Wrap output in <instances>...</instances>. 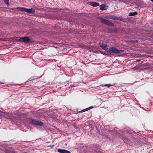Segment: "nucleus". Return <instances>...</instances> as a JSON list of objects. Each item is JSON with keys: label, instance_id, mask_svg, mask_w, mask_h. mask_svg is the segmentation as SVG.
<instances>
[{"label": "nucleus", "instance_id": "obj_14", "mask_svg": "<svg viewBox=\"0 0 153 153\" xmlns=\"http://www.w3.org/2000/svg\"><path fill=\"white\" fill-rule=\"evenodd\" d=\"M5 4L7 5H9V0H3Z\"/></svg>", "mask_w": 153, "mask_h": 153}, {"label": "nucleus", "instance_id": "obj_6", "mask_svg": "<svg viewBox=\"0 0 153 153\" xmlns=\"http://www.w3.org/2000/svg\"><path fill=\"white\" fill-rule=\"evenodd\" d=\"M89 4L94 7H97L99 5L98 3L94 1H91L89 2Z\"/></svg>", "mask_w": 153, "mask_h": 153}, {"label": "nucleus", "instance_id": "obj_20", "mask_svg": "<svg viewBox=\"0 0 153 153\" xmlns=\"http://www.w3.org/2000/svg\"><path fill=\"white\" fill-rule=\"evenodd\" d=\"M54 47L56 48H57V47H56V46H54Z\"/></svg>", "mask_w": 153, "mask_h": 153}, {"label": "nucleus", "instance_id": "obj_22", "mask_svg": "<svg viewBox=\"0 0 153 153\" xmlns=\"http://www.w3.org/2000/svg\"><path fill=\"white\" fill-rule=\"evenodd\" d=\"M0 40H1V39H0Z\"/></svg>", "mask_w": 153, "mask_h": 153}, {"label": "nucleus", "instance_id": "obj_23", "mask_svg": "<svg viewBox=\"0 0 153 153\" xmlns=\"http://www.w3.org/2000/svg\"><path fill=\"white\" fill-rule=\"evenodd\" d=\"M152 11H153V10Z\"/></svg>", "mask_w": 153, "mask_h": 153}, {"label": "nucleus", "instance_id": "obj_2", "mask_svg": "<svg viewBox=\"0 0 153 153\" xmlns=\"http://www.w3.org/2000/svg\"><path fill=\"white\" fill-rule=\"evenodd\" d=\"M16 9L21 11L29 13H34L35 12V10L33 8L27 9L23 7H18L16 8Z\"/></svg>", "mask_w": 153, "mask_h": 153}, {"label": "nucleus", "instance_id": "obj_18", "mask_svg": "<svg viewBox=\"0 0 153 153\" xmlns=\"http://www.w3.org/2000/svg\"><path fill=\"white\" fill-rule=\"evenodd\" d=\"M133 69H134L135 70L137 68H136V67H135L133 68Z\"/></svg>", "mask_w": 153, "mask_h": 153}, {"label": "nucleus", "instance_id": "obj_17", "mask_svg": "<svg viewBox=\"0 0 153 153\" xmlns=\"http://www.w3.org/2000/svg\"><path fill=\"white\" fill-rule=\"evenodd\" d=\"M119 20H120L123 21H124V19H120Z\"/></svg>", "mask_w": 153, "mask_h": 153}, {"label": "nucleus", "instance_id": "obj_13", "mask_svg": "<svg viewBox=\"0 0 153 153\" xmlns=\"http://www.w3.org/2000/svg\"><path fill=\"white\" fill-rule=\"evenodd\" d=\"M91 107H89L88 108H86L85 109H83V110L81 111H80L81 112H84V111H87V110L90 109H91Z\"/></svg>", "mask_w": 153, "mask_h": 153}, {"label": "nucleus", "instance_id": "obj_9", "mask_svg": "<svg viewBox=\"0 0 153 153\" xmlns=\"http://www.w3.org/2000/svg\"><path fill=\"white\" fill-rule=\"evenodd\" d=\"M137 14V12H130L129 13L128 15L129 16H132L136 15Z\"/></svg>", "mask_w": 153, "mask_h": 153}, {"label": "nucleus", "instance_id": "obj_19", "mask_svg": "<svg viewBox=\"0 0 153 153\" xmlns=\"http://www.w3.org/2000/svg\"><path fill=\"white\" fill-rule=\"evenodd\" d=\"M90 107H91V109L93 108V107H92V106H91Z\"/></svg>", "mask_w": 153, "mask_h": 153}, {"label": "nucleus", "instance_id": "obj_3", "mask_svg": "<svg viewBox=\"0 0 153 153\" xmlns=\"http://www.w3.org/2000/svg\"><path fill=\"white\" fill-rule=\"evenodd\" d=\"M30 121L33 124L37 126H42L43 125V123L40 121H37L36 120L30 119Z\"/></svg>", "mask_w": 153, "mask_h": 153}, {"label": "nucleus", "instance_id": "obj_10", "mask_svg": "<svg viewBox=\"0 0 153 153\" xmlns=\"http://www.w3.org/2000/svg\"><path fill=\"white\" fill-rule=\"evenodd\" d=\"M107 18L109 19H118L117 18V17L112 16H109L108 17H107Z\"/></svg>", "mask_w": 153, "mask_h": 153}, {"label": "nucleus", "instance_id": "obj_1", "mask_svg": "<svg viewBox=\"0 0 153 153\" xmlns=\"http://www.w3.org/2000/svg\"><path fill=\"white\" fill-rule=\"evenodd\" d=\"M123 50H118L115 48L112 47L110 48L107 51V52L108 53H114L117 54H119L121 52H123Z\"/></svg>", "mask_w": 153, "mask_h": 153}, {"label": "nucleus", "instance_id": "obj_8", "mask_svg": "<svg viewBox=\"0 0 153 153\" xmlns=\"http://www.w3.org/2000/svg\"><path fill=\"white\" fill-rule=\"evenodd\" d=\"M107 9V6L105 5L102 4L100 6V9L101 10H104Z\"/></svg>", "mask_w": 153, "mask_h": 153}, {"label": "nucleus", "instance_id": "obj_12", "mask_svg": "<svg viewBox=\"0 0 153 153\" xmlns=\"http://www.w3.org/2000/svg\"><path fill=\"white\" fill-rule=\"evenodd\" d=\"M65 149H58V152L60 153H64Z\"/></svg>", "mask_w": 153, "mask_h": 153}, {"label": "nucleus", "instance_id": "obj_5", "mask_svg": "<svg viewBox=\"0 0 153 153\" xmlns=\"http://www.w3.org/2000/svg\"><path fill=\"white\" fill-rule=\"evenodd\" d=\"M29 38L27 36L20 38L19 39H18V40L19 42H24L25 43L29 42Z\"/></svg>", "mask_w": 153, "mask_h": 153}, {"label": "nucleus", "instance_id": "obj_21", "mask_svg": "<svg viewBox=\"0 0 153 153\" xmlns=\"http://www.w3.org/2000/svg\"><path fill=\"white\" fill-rule=\"evenodd\" d=\"M152 1L153 2V0H150Z\"/></svg>", "mask_w": 153, "mask_h": 153}, {"label": "nucleus", "instance_id": "obj_7", "mask_svg": "<svg viewBox=\"0 0 153 153\" xmlns=\"http://www.w3.org/2000/svg\"><path fill=\"white\" fill-rule=\"evenodd\" d=\"M99 45L102 49L105 50L108 49V48L106 44L102 43H100Z\"/></svg>", "mask_w": 153, "mask_h": 153}, {"label": "nucleus", "instance_id": "obj_4", "mask_svg": "<svg viewBox=\"0 0 153 153\" xmlns=\"http://www.w3.org/2000/svg\"><path fill=\"white\" fill-rule=\"evenodd\" d=\"M100 20L102 22L105 24L111 26H114V25L113 23L104 18H101Z\"/></svg>", "mask_w": 153, "mask_h": 153}, {"label": "nucleus", "instance_id": "obj_15", "mask_svg": "<svg viewBox=\"0 0 153 153\" xmlns=\"http://www.w3.org/2000/svg\"><path fill=\"white\" fill-rule=\"evenodd\" d=\"M112 85L111 84H105V85H103L102 86L110 87L111 86H112Z\"/></svg>", "mask_w": 153, "mask_h": 153}, {"label": "nucleus", "instance_id": "obj_11", "mask_svg": "<svg viewBox=\"0 0 153 153\" xmlns=\"http://www.w3.org/2000/svg\"><path fill=\"white\" fill-rule=\"evenodd\" d=\"M5 152L6 153H17L15 151L9 150H6Z\"/></svg>", "mask_w": 153, "mask_h": 153}, {"label": "nucleus", "instance_id": "obj_16", "mask_svg": "<svg viewBox=\"0 0 153 153\" xmlns=\"http://www.w3.org/2000/svg\"><path fill=\"white\" fill-rule=\"evenodd\" d=\"M64 153H71V152L69 151L65 150Z\"/></svg>", "mask_w": 153, "mask_h": 153}]
</instances>
